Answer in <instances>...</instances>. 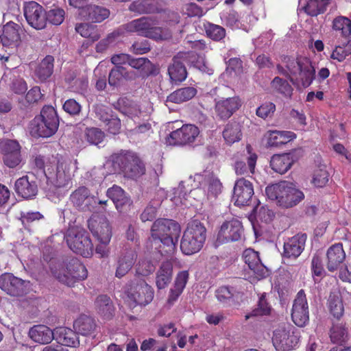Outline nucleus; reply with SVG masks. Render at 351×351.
Listing matches in <instances>:
<instances>
[{
    "instance_id": "f257e3e1",
    "label": "nucleus",
    "mask_w": 351,
    "mask_h": 351,
    "mask_svg": "<svg viewBox=\"0 0 351 351\" xmlns=\"http://www.w3.org/2000/svg\"><path fill=\"white\" fill-rule=\"evenodd\" d=\"M195 180L200 182V186L190 191L187 195L184 182H180L178 186L173 190V196L171 201L176 206L192 205L189 198L193 197L197 201L204 199H212L216 198L222 191V184L220 180L213 175H197Z\"/></svg>"
},
{
    "instance_id": "f03ea898",
    "label": "nucleus",
    "mask_w": 351,
    "mask_h": 351,
    "mask_svg": "<svg viewBox=\"0 0 351 351\" xmlns=\"http://www.w3.org/2000/svg\"><path fill=\"white\" fill-rule=\"evenodd\" d=\"M180 232V225L173 220L159 219L154 221L151 228V237L147 246L158 250L162 254L172 253L176 248L173 238L177 239Z\"/></svg>"
},
{
    "instance_id": "7ed1b4c3",
    "label": "nucleus",
    "mask_w": 351,
    "mask_h": 351,
    "mask_svg": "<svg viewBox=\"0 0 351 351\" xmlns=\"http://www.w3.org/2000/svg\"><path fill=\"white\" fill-rule=\"evenodd\" d=\"M265 193L269 199L285 208L296 206L304 198V193L293 183L287 181L267 186Z\"/></svg>"
},
{
    "instance_id": "20e7f679",
    "label": "nucleus",
    "mask_w": 351,
    "mask_h": 351,
    "mask_svg": "<svg viewBox=\"0 0 351 351\" xmlns=\"http://www.w3.org/2000/svg\"><path fill=\"white\" fill-rule=\"evenodd\" d=\"M75 165L70 160L58 161L54 165H47L44 173L47 179V190L56 193V190L71 185Z\"/></svg>"
},
{
    "instance_id": "39448f33",
    "label": "nucleus",
    "mask_w": 351,
    "mask_h": 351,
    "mask_svg": "<svg viewBox=\"0 0 351 351\" xmlns=\"http://www.w3.org/2000/svg\"><path fill=\"white\" fill-rule=\"evenodd\" d=\"M125 29L156 40H167L171 36L170 29L158 26V21L156 17L143 16L133 20L125 25Z\"/></svg>"
},
{
    "instance_id": "423d86ee",
    "label": "nucleus",
    "mask_w": 351,
    "mask_h": 351,
    "mask_svg": "<svg viewBox=\"0 0 351 351\" xmlns=\"http://www.w3.org/2000/svg\"><path fill=\"white\" fill-rule=\"evenodd\" d=\"M51 270L57 280L69 287L85 279L88 275L85 266L74 258L68 263L56 264L51 267Z\"/></svg>"
},
{
    "instance_id": "0eeeda50",
    "label": "nucleus",
    "mask_w": 351,
    "mask_h": 351,
    "mask_svg": "<svg viewBox=\"0 0 351 351\" xmlns=\"http://www.w3.org/2000/svg\"><path fill=\"white\" fill-rule=\"evenodd\" d=\"M206 235V228L200 222L193 221L189 223L181 239V251L186 255L198 252L203 247Z\"/></svg>"
},
{
    "instance_id": "6e6552de",
    "label": "nucleus",
    "mask_w": 351,
    "mask_h": 351,
    "mask_svg": "<svg viewBox=\"0 0 351 351\" xmlns=\"http://www.w3.org/2000/svg\"><path fill=\"white\" fill-rule=\"evenodd\" d=\"M59 119L53 107L44 106L40 115L36 117L32 124L31 132L38 136L47 138L53 135L58 130Z\"/></svg>"
},
{
    "instance_id": "1a4fd4ad",
    "label": "nucleus",
    "mask_w": 351,
    "mask_h": 351,
    "mask_svg": "<svg viewBox=\"0 0 351 351\" xmlns=\"http://www.w3.org/2000/svg\"><path fill=\"white\" fill-rule=\"evenodd\" d=\"M69 248L83 257H90L93 252V245L84 229L74 226L69 228L65 235Z\"/></svg>"
},
{
    "instance_id": "9d476101",
    "label": "nucleus",
    "mask_w": 351,
    "mask_h": 351,
    "mask_svg": "<svg viewBox=\"0 0 351 351\" xmlns=\"http://www.w3.org/2000/svg\"><path fill=\"white\" fill-rule=\"evenodd\" d=\"M287 68L289 75L300 82L304 87L311 84L315 76V69L310 59L306 57H300L297 59H289Z\"/></svg>"
},
{
    "instance_id": "9b49d317",
    "label": "nucleus",
    "mask_w": 351,
    "mask_h": 351,
    "mask_svg": "<svg viewBox=\"0 0 351 351\" xmlns=\"http://www.w3.org/2000/svg\"><path fill=\"white\" fill-rule=\"evenodd\" d=\"M300 337L299 332L295 327L286 325L274 331L272 343L278 351H289L298 346Z\"/></svg>"
},
{
    "instance_id": "f8f14e48",
    "label": "nucleus",
    "mask_w": 351,
    "mask_h": 351,
    "mask_svg": "<svg viewBox=\"0 0 351 351\" xmlns=\"http://www.w3.org/2000/svg\"><path fill=\"white\" fill-rule=\"evenodd\" d=\"M154 290L144 280H134L130 284L127 291L128 299L136 304L145 306L150 303L154 298Z\"/></svg>"
},
{
    "instance_id": "ddd939ff",
    "label": "nucleus",
    "mask_w": 351,
    "mask_h": 351,
    "mask_svg": "<svg viewBox=\"0 0 351 351\" xmlns=\"http://www.w3.org/2000/svg\"><path fill=\"white\" fill-rule=\"evenodd\" d=\"M88 226L93 237L103 245H108L112 237L109 222L104 217L93 215L88 221Z\"/></svg>"
},
{
    "instance_id": "4468645a",
    "label": "nucleus",
    "mask_w": 351,
    "mask_h": 351,
    "mask_svg": "<svg viewBox=\"0 0 351 351\" xmlns=\"http://www.w3.org/2000/svg\"><path fill=\"white\" fill-rule=\"evenodd\" d=\"M199 130L194 125L187 124L173 131L166 138V144L168 145H181L194 142L198 136Z\"/></svg>"
},
{
    "instance_id": "2eb2a0df",
    "label": "nucleus",
    "mask_w": 351,
    "mask_h": 351,
    "mask_svg": "<svg viewBox=\"0 0 351 351\" xmlns=\"http://www.w3.org/2000/svg\"><path fill=\"white\" fill-rule=\"evenodd\" d=\"M243 234L241 222L234 218L224 221L218 232L217 241L219 244L239 241Z\"/></svg>"
},
{
    "instance_id": "dca6fc26",
    "label": "nucleus",
    "mask_w": 351,
    "mask_h": 351,
    "mask_svg": "<svg viewBox=\"0 0 351 351\" xmlns=\"http://www.w3.org/2000/svg\"><path fill=\"white\" fill-rule=\"evenodd\" d=\"M0 151L3 155V162L7 167L14 168L21 163V146L16 141L10 139L1 141Z\"/></svg>"
},
{
    "instance_id": "f3484780",
    "label": "nucleus",
    "mask_w": 351,
    "mask_h": 351,
    "mask_svg": "<svg viewBox=\"0 0 351 351\" xmlns=\"http://www.w3.org/2000/svg\"><path fill=\"white\" fill-rule=\"evenodd\" d=\"M24 15L27 23L36 29H42L46 26V13L43 7L35 1L25 3Z\"/></svg>"
},
{
    "instance_id": "a211bd4d",
    "label": "nucleus",
    "mask_w": 351,
    "mask_h": 351,
    "mask_svg": "<svg viewBox=\"0 0 351 351\" xmlns=\"http://www.w3.org/2000/svg\"><path fill=\"white\" fill-rule=\"evenodd\" d=\"M291 318L295 325L302 327L308 322V306L306 295L303 290H300L294 300Z\"/></svg>"
},
{
    "instance_id": "6ab92c4d",
    "label": "nucleus",
    "mask_w": 351,
    "mask_h": 351,
    "mask_svg": "<svg viewBox=\"0 0 351 351\" xmlns=\"http://www.w3.org/2000/svg\"><path fill=\"white\" fill-rule=\"evenodd\" d=\"M29 284V281L23 280L11 274L6 273L0 276V288L13 296L22 295Z\"/></svg>"
},
{
    "instance_id": "aec40b11",
    "label": "nucleus",
    "mask_w": 351,
    "mask_h": 351,
    "mask_svg": "<svg viewBox=\"0 0 351 351\" xmlns=\"http://www.w3.org/2000/svg\"><path fill=\"white\" fill-rule=\"evenodd\" d=\"M254 195L252 184L245 178L238 179L234 184L232 199L239 206L248 205Z\"/></svg>"
},
{
    "instance_id": "412c9836",
    "label": "nucleus",
    "mask_w": 351,
    "mask_h": 351,
    "mask_svg": "<svg viewBox=\"0 0 351 351\" xmlns=\"http://www.w3.org/2000/svg\"><path fill=\"white\" fill-rule=\"evenodd\" d=\"M243 258L257 280L262 279L267 276L268 270L261 262L257 252L250 248L247 249L243 253Z\"/></svg>"
},
{
    "instance_id": "4be33fe9",
    "label": "nucleus",
    "mask_w": 351,
    "mask_h": 351,
    "mask_svg": "<svg viewBox=\"0 0 351 351\" xmlns=\"http://www.w3.org/2000/svg\"><path fill=\"white\" fill-rule=\"evenodd\" d=\"M241 106L239 97L221 98L215 102V112L221 119H229Z\"/></svg>"
},
{
    "instance_id": "5701e85b",
    "label": "nucleus",
    "mask_w": 351,
    "mask_h": 351,
    "mask_svg": "<svg viewBox=\"0 0 351 351\" xmlns=\"http://www.w3.org/2000/svg\"><path fill=\"white\" fill-rule=\"evenodd\" d=\"M306 241L305 234H298L284 243L282 256L287 258H296L303 252Z\"/></svg>"
},
{
    "instance_id": "b1692460",
    "label": "nucleus",
    "mask_w": 351,
    "mask_h": 351,
    "mask_svg": "<svg viewBox=\"0 0 351 351\" xmlns=\"http://www.w3.org/2000/svg\"><path fill=\"white\" fill-rule=\"evenodd\" d=\"M16 193L25 199L35 197L38 193V186L34 174L19 178L15 182Z\"/></svg>"
},
{
    "instance_id": "393cba45",
    "label": "nucleus",
    "mask_w": 351,
    "mask_h": 351,
    "mask_svg": "<svg viewBox=\"0 0 351 351\" xmlns=\"http://www.w3.org/2000/svg\"><path fill=\"white\" fill-rule=\"evenodd\" d=\"M137 258L135 249H125L119 256L117 261L115 276L121 278L132 268Z\"/></svg>"
},
{
    "instance_id": "a878e982",
    "label": "nucleus",
    "mask_w": 351,
    "mask_h": 351,
    "mask_svg": "<svg viewBox=\"0 0 351 351\" xmlns=\"http://www.w3.org/2000/svg\"><path fill=\"white\" fill-rule=\"evenodd\" d=\"M346 259V252L341 243L330 246L326 255L325 265L329 271L333 272L340 268Z\"/></svg>"
},
{
    "instance_id": "bb28decb",
    "label": "nucleus",
    "mask_w": 351,
    "mask_h": 351,
    "mask_svg": "<svg viewBox=\"0 0 351 351\" xmlns=\"http://www.w3.org/2000/svg\"><path fill=\"white\" fill-rule=\"evenodd\" d=\"M191 53L182 52L179 53L178 55L173 60V63L169 66L168 74L171 82L175 83L181 82L184 81L187 76L186 69L180 59L186 60L189 57Z\"/></svg>"
},
{
    "instance_id": "cd10ccee",
    "label": "nucleus",
    "mask_w": 351,
    "mask_h": 351,
    "mask_svg": "<svg viewBox=\"0 0 351 351\" xmlns=\"http://www.w3.org/2000/svg\"><path fill=\"white\" fill-rule=\"evenodd\" d=\"M298 160L295 152L276 154L272 156L270 160L271 169L280 174L286 173Z\"/></svg>"
},
{
    "instance_id": "c85d7f7f",
    "label": "nucleus",
    "mask_w": 351,
    "mask_h": 351,
    "mask_svg": "<svg viewBox=\"0 0 351 351\" xmlns=\"http://www.w3.org/2000/svg\"><path fill=\"white\" fill-rule=\"evenodd\" d=\"M20 26L13 22H9L0 30V43L3 46L16 47L20 41Z\"/></svg>"
},
{
    "instance_id": "c756f323",
    "label": "nucleus",
    "mask_w": 351,
    "mask_h": 351,
    "mask_svg": "<svg viewBox=\"0 0 351 351\" xmlns=\"http://www.w3.org/2000/svg\"><path fill=\"white\" fill-rule=\"evenodd\" d=\"M72 203L80 209L90 210L92 204L96 202L93 196L90 195L89 191L86 187H80L71 195Z\"/></svg>"
},
{
    "instance_id": "7c9ffc66",
    "label": "nucleus",
    "mask_w": 351,
    "mask_h": 351,
    "mask_svg": "<svg viewBox=\"0 0 351 351\" xmlns=\"http://www.w3.org/2000/svg\"><path fill=\"white\" fill-rule=\"evenodd\" d=\"M267 145L277 147L287 144L296 138V134L291 131H268L265 134Z\"/></svg>"
},
{
    "instance_id": "2f4dec72",
    "label": "nucleus",
    "mask_w": 351,
    "mask_h": 351,
    "mask_svg": "<svg viewBox=\"0 0 351 351\" xmlns=\"http://www.w3.org/2000/svg\"><path fill=\"white\" fill-rule=\"evenodd\" d=\"M129 9L138 14H152L160 12L162 5L159 0H135L130 5Z\"/></svg>"
},
{
    "instance_id": "473e14b6",
    "label": "nucleus",
    "mask_w": 351,
    "mask_h": 351,
    "mask_svg": "<svg viewBox=\"0 0 351 351\" xmlns=\"http://www.w3.org/2000/svg\"><path fill=\"white\" fill-rule=\"evenodd\" d=\"M247 157L246 158L247 165L243 161H237L234 165V170L237 175L248 176L254 173V169L257 160V155L252 153V148L250 145L246 147Z\"/></svg>"
},
{
    "instance_id": "72a5a7b5",
    "label": "nucleus",
    "mask_w": 351,
    "mask_h": 351,
    "mask_svg": "<svg viewBox=\"0 0 351 351\" xmlns=\"http://www.w3.org/2000/svg\"><path fill=\"white\" fill-rule=\"evenodd\" d=\"M108 10L95 5L88 4L86 8L80 12L82 18L93 23H99L109 16Z\"/></svg>"
},
{
    "instance_id": "f704fd0d",
    "label": "nucleus",
    "mask_w": 351,
    "mask_h": 351,
    "mask_svg": "<svg viewBox=\"0 0 351 351\" xmlns=\"http://www.w3.org/2000/svg\"><path fill=\"white\" fill-rule=\"evenodd\" d=\"M96 312L104 319H110L113 317L114 308L111 299L106 295H101L95 300Z\"/></svg>"
},
{
    "instance_id": "c9c22d12",
    "label": "nucleus",
    "mask_w": 351,
    "mask_h": 351,
    "mask_svg": "<svg viewBox=\"0 0 351 351\" xmlns=\"http://www.w3.org/2000/svg\"><path fill=\"white\" fill-rule=\"evenodd\" d=\"M189 277L186 270L180 271L175 279L173 287L170 289L168 303L173 304L183 292Z\"/></svg>"
},
{
    "instance_id": "e433bc0d",
    "label": "nucleus",
    "mask_w": 351,
    "mask_h": 351,
    "mask_svg": "<svg viewBox=\"0 0 351 351\" xmlns=\"http://www.w3.org/2000/svg\"><path fill=\"white\" fill-rule=\"evenodd\" d=\"M29 336L34 341L45 344L52 341L54 338V333L45 325H37L29 330Z\"/></svg>"
},
{
    "instance_id": "4c0bfd02",
    "label": "nucleus",
    "mask_w": 351,
    "mask_h": 351,
    "mask_svg": "<svg viewBox=\"0 0 351 351\" xmlns=\"http://www.w3.org/2000/svg\"><path fill=\"white\" fill-rule=\"evenodd\" d=\"M106 193L118 210L121 211L124 206L130 204V198L125 195L124 191L117 185H113L108 189Z\"/></svg>"
},
{
    "instance_id": "58836bf2",
    "label": "nucleus",
    "mask_w": 351,
    "mask_h": 351,
    "mask_svg": "<svg viewBox=\"0 0 351 351\" xmlns=\"http://www.w3.org/2000/svg\"><path fill=\"white\" fill-rule=\"evenodd\" d=\"M73 328L77 333L86 336L95 330L96 323L91 317L82 315L74 322Z\"/></svg>"
},
{
    "instance_id": "ea45409f",
    "label": "nucleus",
    "mask_w": 351,
    "mask_h": 351,
    "mask_svg": "<svg viewBox=\"0 0 351 351\" xmlns=\"http://www.w3.org/2000/svg\"><path fill=\"white\" fill-rule=\"evenodd\" d=\"M173 265L170 261L163 262L156 274V286L158 289L165 288L171 280Z\"/></svg>"
},
{
    "instance_id": "a19ab883",
    "label": "nucleus",
    "mask_w": 351,
    "mask_h": 351,
    "mask_svg": "<svg viewBox=\"0 0 351 351\" xmlns=\"http://www.w3.org/2000/svg\"><path fill=\"white\" fill-rule=\"evenodd\" d=\"M77 332L69 328H59L55 330L57 340L62 345L75 347L79 344Z\"/></svg>"
},
{
    "instance_id": "79ce46f5",
    "label": "nucleus",
    "mask_w": 351,
    "mask_h": 351,
    "mask_svg": "<svg viewBox=\"0 0 351 351\" xmlns=\"http://www.w3.org/2000/svg\"><path fill=\"white\" fill-rule=\"evenodd\" d=\"M197 93L193 87H184L179 88L171 93L167 98L166 102L180 104L191 99Z\"/></svg>"
},
{
    "instance_id": "37998d69",
    "label": "nucleus",
    "mask_w": 351,
    "mask_h": 351,
    "mask_svg": "<svg viewBox=\"0 0 351 351\" xmlns=\"http://www.w3.org/2000/svg\"><path fill=\"white\" fill-rule=\"evenodd\" d=\"M54 58L51 56H46L38 64L35 74L40 81H45L51 76L53 69Z\"/></svg>"
},
{
    "instance_id": "c03bdc74",
    "label": "nucleus",
    "mask_w": 351,
    "mask_h": 351,
    "mask_svg": "<svg viewBox=\"0 0 351 351\" xmlns=\"http://www.w3.org/2000/svg\"><path fill=\"white\" fill-rule=\"evenodd\" d=\"M241 135V125L237 122L228 123L223 131V138L228 144L240 141Z\"/></svg>"
},
{
    "instance_id": "a18cd8bd",
    "label": "nucleus",
    "mask_w": 351,
    "mask_h": 351,
    "mask_svg": "<svg viewBox=\"0 0 351 351\" xmlns=\"http://www.w3.org/2000/svg\"><path fill=\"white\" fill-rule=\"evenodd\" d=\"M136 157L134 152L129 151H121L112 156L114 164L117 165L123 172L128 169L129 165Z\"/></svg>"
},
{
    "instance_id": "49530a36",
    "label": "nucleus",
    "mask_w": 351,
    "mask_h": 351,
    "mask_svg": "<svg viewBox=\"0 0 351 351\" xmlns=\"http://www.w3.org/2000/svg\"><path fill=\"white\" fill-rule=\"evenodd\" d=\"M119 110L130 118L138 117L141 114L138 106L126 98H121L117 102Z\"/></svg>"
},
{
    "instance_id": "de8ad7c7",
    "label": "nucleus",
    "mask_w": 351,
    "mask_h": 351,
    "mask_svg": "<svg viewBox=\"0 0 351 351\" xmlns=\"http://www.w3.org/2000/svg\"><path fill=\"white\" fill-rule=\"evenodd\" d=\"M135 74L126 71L125 67L116 66L109 74L108 82L111 86H117L122 79L132 80L135 77Z\"/></svg>"
},
{
    "instance_id": "09e8293b",
    "label": "nucleus",
    "mask_w": 351,
    "mask_h": 351,
    "mask_svg": "<svg viewBox=\"0 0 351 351\" xmlns=\"http://www.w3.org/2000/svg\"><path fill=\"white\" fill-rule=\"evenodd\" d=\"M330 338L334 343H341L347 340L348 333L343 323L333 324L330 330Z\"/></svg>"
},
{
    "instance_id": "8fccbe9b",
    "label": "nucleus",
    "mask_w": 351,
    "mask_h": 351,
    "mask_svg": "<svg viewBox=\"0 0 351 351\" xmlns=\"http://www.w3.org/2000/svg\"><path fill=\"white\" fill-rule=\"evenodd\" d=\"M100 120L104 123L107 130L112 134H118L121 129L120 119L112 114L105 113L99 117Z\"/></svg>"
},
{
    "instance_id": "3c124183",
    "label": "nucleus",
    "mask_w": 351,
    "mask_h": 351,
    "mask_svg": "<svg viewBox=\"0 0 351 351\" xmlns=\"http://www.w3.org/2000/svg\"><path fill=\"white\" fill-rule=\"evenodd\" d=\"M328 3L329 0H308L304 10L309 15L317 16L325 10Z\"/></svg>"
},
{
    "instance_id": "603ef678",
    "label": "nucleus",
    "mask_w": 351,
    "mask_h": 351,
    "mask_svg": "<svg viewBox=\"0 0 351 351\" xmlns=\"http://www.w3.org/2000/svg\"><path fill=\"white\" fill-rule=\"evenodd\" d=\"M66 81L71 84L73 91L83 93L88 87V80L85 76L76 78L74 73L68 74Z\"/></svg>"
},
{
    "instance_id": "864d4df0",
    "label": "nucleus",
    "mask_w": 351,
    "mask_h": 351,
    "mask_svg": "<svg viewBox=\"0 0 351 351\" xmlns=\"http://www.w3.org/2000/svg\"><path fill=\"white\" fill-rule=\"evenodd\" d=\"M328 304L330 311L335 317L339 319L343 315L344 308L339 294L330 295Z\"/></svg>"
},
{
    "instance_id": "5fc2aeb1",
    "label": "nucleus",
    "mask_w": 351,
    "mask_h": 351,
    "mask_svg": "<svg viewBox=\"0 0 351 351\" xmlns=\"http://www.w3.org/2000/svg\"><path fill=\"white\" fill-rule=\"evenodd\" d=\"M333 29L340 32L343 36L348 37L351 34V21L346 17H337L333 21Z\"/></svg>"
},
{
    "instance_id": "6e6d98bb",
    "label": "nucleus",
    "mask_w": 351,
    "mask_h": 351,
    "mask_svg": "<svg viewBox=\"0 0 351 351\" xmlns=\"http://www.w3.org/2000/svg\"><path fill=\"white\" fill-rule=\"evenodd\" d=\"M271 88L277 92L281 93L285 97H291L293 91L291 86L287 81L278 77H276L271 82Z\"/></svg>"
},
{
    "instance_id": "4d7b16f0",
    "label": "nucleus",
    "mask_w": 351,
    "mask_h": 351,
    "mask_svg": "<svg viewBox=\"0 0 351 351\" xmlns=\"http://www.w3.org/2000/svg\"><path fill=\"white\" fill-rule=\"evenodd\" d=\"M75 30L82 36L90 38L93 40H97L99 38V36L94 25L88 23L78 24L75 27Z\"/></svg>"
},
{
    "instance_id": "13d9d810",
    "label": "nucleus",
    "mask_w": 351,
    "mask_h": 351,
    "mask_svg": "<svg viewBox=\"0 0 351 351\" xmlns=\"http://www.w3.org/2000/svg\"><path fill=\"white\" fill-rule=\"evenodd\" d=\"M145 165L140 158L137 156L135 160L131 162L125 173L132 178H136L145 173Z\"/></svg>"
},
{
    "instance_id": "bf43d9fd",
    "label": "nucleus",
    "mask_w": 351,
    "mask_h": 351,
    "mask_svg": "<svg viewBox=\"0 0 351 351\" xmlns=\"http://www.w3.org/2000/svg\"><path fill=\"white\" fill-rule=\"evenodd\" d=\"M271 308L265 300V294L263 293L259 298L258 303V308L253 310L250 314H247L245 319H248L254 316L265 315H268L270 313Z\"/></svg>"
},
{
    "instance_id": "052dcab7",
    "label": "nucleus",
    "mask_w": 351,
    "mask_h": 351,
    "mask_svg": "<svg viewBox=\"0 0 351 351\" xmlns=\"http://www.w3.org/2000/svg\"><path fill=\"white\" fill-rule=\"evenodd\" d=\"M154 266L151 261L142 259L136 265V276H147L154 271Z\"/></svg>"
},
{
    "instance_id": "680f3d73",
    "label": "nucleus",
    "mask_w": 351,
    "mask_h": 351,
    "mask_svg": "<svg viewBox=\"0 0 351 351\" xmlns=\"http://www.w3.org/2000/svg\"><path fill=\"white\" fill-rule=\"evenodd\" d=\"M131 67L137 69L140 75H144L147 73L151 64L150 61L145 58H130L128 63Z\"/></svg>"
},
{
    "instance_id": "e2e57ef3",
    "label": "nucleus",
    "mask_w": 351,
    "mask_h": 351,
    "mask_svg": "<svg viewBox=\"0 0 351 351\" xmlns=\"http://www.w3.org/2000/svg\"><path fill=\"white\" fill-rule=\"evenodd\" d=\"M328 181V173L324 168H319L315 170L312 184L316 187L324 186Z\"/></svg>"
},
{
    "instance_id": "0e129e2a",
    "label": "nucleus",
    "mask_w": 351,
    "mask_h": 351,
    "mask_svg": "<svg viewBox=\"0 0 351 351\" xmlns=\"http://www.w3.org/2000/svg\"><path fill=\"white\" fill-rule=\"evenodd\" d=\"M65 12L64 10L60 8H56L50 10L46 14V22L48 21L50 23L59 25L64 19Z\"/></svg>"
},
{
    "instance_id": "69168bd1",
    "label": "nucleus",
    "mask_w": 351,
    "mask_h": 351,
    "mask_svg": "<svg viewBox=\"0 0 351 351\" xmlns=\"http://www.w3.org/2000/svg\"><path fill=\"white\" fill-rule=\"evenodd\" d=\"M85 136L90 144L97 145L104 140V133L97 128H93L86 130Z\"/></svg>"
},
{
    "instance_id": "338daca9",
    "label": "nucleus",
    "mask_w": 351,
    "mask_h": 351,
    "mask_svg": "<svg viewBox=\"0 0 351 351\" xmlns=\"http://www.w3.org/2000/svg\"><path fill=\"white\" fill-rule=\"evenodd\" d=\"M206 34L214 40H220L226 36V31L222 27L209 24L206 29Z\"/></svg>"
},
{
    "instance_id": "774afa93",
    "label": "nucleus",
    "mask_w": 351,
    "mask_h": 351,
    "mask_svg": "<svg viewBox=\"0 0 351 351\" xmlns=\"http://www.w3.org/2000/svg\"><path fill=\"white\" fill-rule=\"evenodd\" d=\"M276 110V106L272 102H265L256 109V114L262 119L271 117Z\"/></svg>"
}]
</instances>
